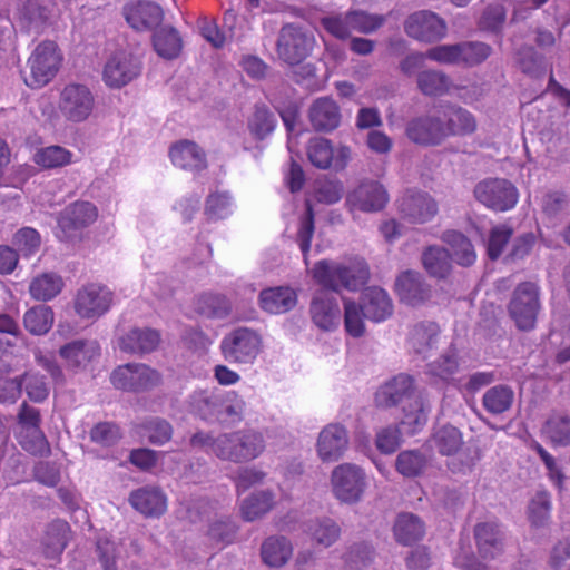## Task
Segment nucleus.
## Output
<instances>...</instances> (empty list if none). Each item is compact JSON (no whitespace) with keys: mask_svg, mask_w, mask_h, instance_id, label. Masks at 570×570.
<instances>
[{"mask_svg":"<svg viewBox=\"0 0 570 570\" xmlns=\"http://www.w3.org/2000/svg\"><path fill=\"white\" fill-rule=\"evenodd\" d=\"M309 312L313 323L323 331H335L341 324L342 313L337 298L333 292L323 287L315 292Z\"/></svg>","mask_w":570,"mask_h":570,"instance_id":"nucleus-17","label":"nucleus"},{"mask_svg":"<svg viewBox=\"0 0 570 570\" xmlns=\"http://www.w3.org/2000/svg\"><path fill=\"white\" fill-rule=\"evenodd\" d=\"M389 202L384 186L375 180H364L346 196V206L351 213H374L383 209Z\"/></svg>","mask_w":570,"mask_h":570,"instance_id":"nucleus-16","label":"nucleus"},{"mask_svg":"<svg viewBox=\"0 0 570 570\" xmlns=\"http://www.w3.org/2000/svg\"><path fill=\"white\" fill-rule=\"evenodd\" d=\"M395 291L402 303L420 306L431 298V287L423 275L414 271L402 272L395 281Z\"/></svg>","mask_w":570,"mask_h":570,"instance_id":"nucleus-19","label":"nucleus"},{"mask_svg":"<svg viewBox=\"0 0 570 570\" xmlns=\"http://www.w3.org/2000/svg\"><path fill=\"white\" fill-rule=\"evenodd\" d=\"M222 403L218 405L219 415L217 421L236 423L243 419L246 402L235 391H222Z\"/></svg>","mask_w":570,"mask_h":570,"instance_id":"nucleus-47","label":"nucleus"},{"mask_svg":"<svg viewBox=\"0 0 570 570\" xmlns=\"http://www.w3.org/2000/svg\"><path fill=\"white\" fill-rule=\"evenodd\" d=\"M97 217L98 210L92 203L75 202L60 213L56 236L60 240L69 242L79 230L95 223Z\"/></svg>","mask_w":570,"mask_h":570,"instance_id":"nucleus-13","label":"nucleus"},{"mask_svg":"<svg viewBox=\"0 0 570 570\" xmlns=\"http://www.w3.org/2000/svg\"><path fill=\"white\" fill-rule=\"evenodd\" d=\"M41 238L39 233L31 227L19 229L14 237L13 244L22 256L29 257L33 255L40 247Z\"/></svg>","mask_w":570,"mask_h":570,"instance_id":"nucleus-64","label":"nucleus"},{"mask_svg":"<svg viewBox=\"0 0 570 570\" xmlns=\"http://www.w3.org/2000/svg\"><path fill=\"white\" fill-rule=\"evenodd\" d=\"M426 272L436 278H445L451 271L450 253L442 247L431 246L422 255Z\"/></svg>","mask_w":570,"mask_h":570,"instance_id":"nucleus-45","label":"nucleus"},{"mask_svg":"<svg viewBox=\"0 0 570 570\" xmlns=\"http://www.w3.org/2000/svg\"><path fill=\"white\" fill-rule=\"evenodd\" d=\"M174 166L185 170L200 171L206 168V156L203 149L194 141L180 140L169 150Z\"/></svg>","mask_w":570,"mask_h":570,"instance_id":"nucleus-28","label":"nucleus"},{"mask_svg":"<svg viewBox=\"0 0 570 570\" xmlns=\"http://www.w3.org/2000/svg\"><path fill=\"white\" fill-rule=\"evenodd\" d=\"M543 433L556 446L570 444V416L563 413L552 414L543 425Z\"/></svg>","mask_w":570,"mask_h":570,"instance_id":"nucleus-46","label":"nucleus"},{"mask_svg":"<svg viewBox=\"0 0 570 570\" xmlns=\"http://www.w3.org/2000/svg\"><path fill=\"white\" fill-rule=\"evenodd\" d=\"M308 160L320 169H334L341 171L346 168L351 159V149L347 146H333L332 141L324 137H313L306 146Z\"/></svg>","mask_w":570,"mask_h":570,"instance_id":"nucleus-12","label":"nucleus"},{"mask_svg":"<svg viewBox=\"0 0 570 570\" xmlns=\"http://www.w3.org/2000/svg\"><path fill=\"white\" fill-rule=\"evenodd\" d=\"M343 304L346 333L353 337H361L365 332L364 318L366 316L364 306L348 298H344Z\"/></svg>","mask_w":570,"mask_h":570,"instance_id":"nucleus-49","label":"nucleus"},{"mask_svg":"<svg viewBox=\"0 0 570 570\" xmlns=\"http://www.w3.org/2000/svg\"><path fill=\"white\" fill-rule=\"evenodd\" d=\"M127 23L137 31H146L158 26L163 20V10L155 2L136 0L128 2L122 9Z\"/></svg>","mask_w":570,"mask_h":570,"instance_id":"nucleus-24","label":"nucleus"},{"mask_svg":"<svg viewBox=\"0 0 570 570\" xmlns=\"http://www.w3.org/2000/svg\"><path fill=\"white\" fill-rule=\"evenodd\" d=\"M114 303L115 294L108 286L87 283L77 289L72 307L80 320L96 322L110 311Z\"/></svg>","mask_w":570,"mask_h":570,"instance_id":"nucleus-4","label":"nucleus"},{"mask_svg":"<svg viewBox=\"0 0 570 570\" xmlns=\"http://www.w3.org/2000/svg\"><path fill=\"white\" fill-rule=\"evenodd\" d=\"M275 495L271 491H257L243 500L240 513L244 520L254 521L273 509Z\"/></svg>","mask_w":570,"mask_h":570,"instance_id":"nucleus-42","label":"nucleus"},{"mask_svg":"<svg viewBox=\"0 0 570 570\" xmlns=\"http://www.w3.org/2000/svg\"><path fill=\"white\" fill-rule=\"evenodd\" d=\"M344 193L343 183L338 179L322 178L314 184V198L317 203L332 205L341 200Z\"/></svg>","mask_w":570,"mask_h":570,"instance_id":"nucleus-53","label":"nucleus"},{"mask_svg":"<svg viewBox=\"0 0 570 570\" xmlns=\"http://www.w3.org/2000/svg\"><path fill=\"white\" fill-rule=\"evenodd\" d=\"M160 341V334L153 328L134 327L119 337V348L124 352L137 354L154 351Z\"/></svg>","mask_w":570,"mask_h":570,"instance_id":"nucleus-30","label":"nucleus"},{"mask_svg":"<svg viewBox=\"0 0 570 570\" xmlns=\"http://www.w3.org/2000/svg\"><path fill=\"white\" fill-rule=\"evenodd\" d=\"M463 443L461 431L453 425L440 426L431 436V446L445 456L456 454L463 446Z\"/></svg>","mask_w":570,"mask_h":570,"instance_id":"nucleus-37","label":"nucleus"},{"mask_svg":"<svg viewBox=\"0 0 570 570\" xmlns=\"http://www.w3.org/2000/svg\"><path fill=\"white\" fill-rule=\"evenodd\" d=\"M72 153L61 146H49L39 149L33 160L43 168H57L72 163Z\"/></svg>","mask_w":570,"mask_h":570,"instance_id":"nucleus-50","label":"nucleus"},{"mask_svg":"<svg viewBox=\"0 0 570 570\" xmlns=\"http://www.w3.org/2000/svg\"><path fill=\"white\" fill-rule=\"evenodd\" d=\"M141 434L153 444L163 445L170 440L173 428L166 420L156 417L141 425Z\"/></svg>","mask_w":570,"mask_h":570,"instance_id":"nucleus-60","label":"nucleus"},{"mask_svg":"<svg viewBox=\"0 0 570 570\" xmlns=\"http://www.w3.org/2000/svg\"><path fill=\"white\" fill-rule=\"evenodd\" d=\"M334 497L342 503L358 502L366 489V475L358 465L343 463L337 465L331 475Z\"/></svg>","mask_w":570,"mask_h":570,"instance_id":"nucleus-8","label":"nucleus"},{"mask_svg":"<svg viewBox=\"0 0 570 570\" xmlns=\"http://www.w3.org/2000/svg\"><path fill=\"white\" fill-rule=\"evenodd\" d=\"M314 229L315 226L313 206L309 200H306V212L299 220V227L296 237V242L305 259L307 258V254L311 248V240L314 235Z\"/></svg>","mask_w":570,"mask_h":570,"instance_id":"nucleus-59","label":"nucleus"},{"mask_svg":"<svg viewBox=\"0 0 570 570\" xmlns=\"http://www.w3.org/2000/svg\"><path fill=\"white\" fill-rule=\"evenodd\" d=\"M313 38L287 23V65H298L312 51Z\"/></svg>","mask_w":570,"mask_h":570,"instance_id":"nucleus-39","label":"nucleus"},{"mask_svg":"<svg viewBox=\"0 0 570 570\" xmlns=\"http://www.w3.org/2000/svg\"><path fill=\"white\" fill-rule=\"evenodd\" d=\"M303 525L311 541L323 548L333 546L341 537V527L328 517L311 519Z\"/></svg>","mask_w":570,"mask_h":570,"instance_id":"nucleus-31","label":"nucleus"},{"mask_svg":"<svg viewBox=\"0 0 570 570\" xmlns=\"http://www.w3.org/2000/svg\"><path fill=\"white\" fill-rule=\"evenodd\" d=\"M460 66L473 67L482 63L491 55L489 45L481 41L459 42Z\"/></svg>","mask_w":570,"mask_h":570,"instance_id":"nucleus-51","label":"nucleus"},{"mask_svg":"<svg viewBox=\"0 0 570 570\" xmlns=\"http://www.w3.org/2000/svg\"><path fill=\"white\" fill-rule=\"evenodd\" d=\"M264 449L263 435L253 430L219 434L213 442V453L217 458L236 463L256 459Z\"/></svg>","mask_w":570,"mask_h":570,"instance_id":"nucleus-3","label":"nucleus"},{"mask_svg":"<svg viewBox=\"0 0 570 570\" xmlns=\"http://www.w3.org/2000/svg\"><path fill=\"white\" fill-rule=\"evenodd\" d=\"M348 439L344 426L328 424L325 426L317 440V453L322 461H337L347 448Z\"/></svg>","mask_w":570,"mask_h":570,"instance_id":"nucleus-26","label":"nucleus"},{"mask_svg":"<svg viewBox=\"0 0 570 570\" xmlns=\"http://www.w3.org/2000/svg\"><path fill=\"white\" fill-rule=\"evenodd\" d=\"M50 16L47 0H24L20 9L21 19L30 26L39 28L43 26Z\"/></svg>","mask_w":570,"mask_h":570,"instance_id":"nucleus-57","label":"nucleus"},{"mask_svg":"<svg viewBox=\"0 0 570 570\" xmlns=\"http://www.w3.org/2000/svg\"><path fill=\"white\" fill-rule=\"evenodd\" d=\"M426 465V458L419 451H402L395 462L396 471L405 478L421 474Z\"/></svg>","mask_w":570,"mask_h":570,"instance_id":"nucleus-52","label":"nucleus"},{"mask_svg":"<svg viewBox=\"0 0 570 570\" xmlns=\"http://www.w3.org/2000/svg\"><path fill=\"white\" fill-rule=\"evenodd\" d=\"M362 305L365 316L372 322L380 323L393 313V303L386 291L381 287H367L362 294Z\"/></svg>","mask_w":570,"mask_h":570,"instance_id":"nucleus-29","label":"nucleus"},{"mask_svg":"<svg viewBox=\"0 0 570 570\" xmlns=\"http://www.w3.org/2000/svg\"><path fill=\"white\" fill-rule=\"evenodd\" d=\"M131 507L146 517H160L167 510V498L156 487H144L129 495Z\"/></svg>","mask_w":570,"mask_h":570,"instance_id":"nucleus-27","label":"nucleus"},{"mask_svg":"<svg viewBox=\"0 0 570 570\" xmlns=\"http://www.w3.org/2000/svg\"><path fill=\"white\" fill-rule=\"evenodd\" d=\"M386 21L383 14L371 13L365 10L347 11V22L351 24V32L370 35L379 30Z\"/></svg>","mask_w":570,"mask_h":570,"instance_id":"nucleus-48","label":"nucleus"},{"mask_svg":"<svg viewBox=\"0 0 570 570\" xmlns=\"http://www.w3.org/2000/svg\"><path fill=\"white\" fill-rule=\"evenodd\" d=\"M62 56L53 41L39 43L31 53L28 63L30 76L24 82L30 88H41L50 82L57 75Z\"/></svg>","mask_w":570,"mask_h":570,"instance_id":"nucleus-5","label":"nucleus"},{"mask_svg":"<svg viewBox=\"0 0 570 570\" xmlns=\"http://www.w3.org/2000/svg\"><path fill=\"white\" fill-rule=\"evenodd\" d=\"M19 443L28 452L35 455H47L50 452L49 443L40 429L20 431Z\"/></svg>","mask_w":570,"mask_h":570,"instance_id":"nucleus-62","label":"nucleus"},{"mask_svg":"<svg viewBox=\"0 0 570 570\" xmlns=\"http://www.w3.org/2000/svg\"><path fill=\"white\" fill-rule=\"evenodd\" d=\"M399 210L411 223L423 224L438 213V204L428 193L407 190L399 200Z\"/></svg>","mask_w":570,"mask_h":570,"instance_id":"nucleus-18","label":"nucleus"},{"mask_svg":"<svg viewBox=\"0 0 570 570\" xmlns=\"http://www.w3.org/2000/svg\"><path fill=\"white\" fill-rule=\"evenodd\" d=\"M100 345L96 340H73L59 348V355L67 367L73 371L86 370L91 362L100 356Z\"/></svg>","mask_w":570,"mask_h":570,"instance_id":"nucleus-21","label":"nucleus"},{"mask_svg":"<svg viewBox=\"0 0 570 570\" xmlns=\"http://www.w3.org/2000/svg\"><path fill=\"white\" fill-rule=\"evenodd\" d=\"M110 381L116 389L140 392L157 386L161 382V376L146 364L128 363L115 368Z\"/></svg>","mask_w":570,"mask_h":570,"instance_id":"nucleus-11","label":"nucleus"},{"mask_svg":"<svg viewBox=\"0 0 570 570\" xmlns=\"http://www.w3.org/2000/svg\"><path fill=\"white\" fill-rule=\"evenodd\" d=\"M65 286L62 277L53 272L36 276L29 285V293L36 301L47 302L59 295Z\"/></svg>","mask_w":570,"mask_h":570,"instance_id":"nucleus-35","label":"nucleus"},{"mask_svg":"<svg viewBox=\"0 0 570 570\" xmlns=\"http://www.w3.org/2000/svg\"><path fill=\"white\" fill-rule=\"evenodd\" d=\"M275 128V119L265 106H256L253 116L248 119V129L250 134L263 139Z\"/></svg>","mask_w":570,"mask_h":570,"instance_id":"nucleus-55","label":"nucleus"},{"mask_svg":"<svg viewBox=\"0 0 570 570\" xmlns=\"http://www.w3.org/2000/svg\"><path fill=\"white\" fill-rule=\"evenodd\" d=\"M70 537V527L63 520H55L48 524L42 537L43 553L55 559L62 553Z\"/></svg>","mask_w":570,"mask_h":570,"instance_id":"nucleus-33","label":"nucleus"},{"mask_svg":"<svg viewBox=\"0 0 570 570\" xmlns=\"http://www.w3.org/2000/svg\"><path fill=\"white\" fill-rule=\"evenodd\" d=\"M404 31L420 42L432 43L442 40L448 32L443 18L430 10H421L410 14L404 21Z\"/></svg>","mask_w":570,"mask_h":570,"instance_id":"nucleus-14","label":"nucleus"},{"mask_svg":"<svg viewBox=\"0 0 570 570\" xmlns=\"http://www.w3.org/2000/svg\"><path fill=\"white\" fill-rule=\"evenodd\" d=\"M551 501L548 492H538L529 504V519L535 527H541L550 518Z\"/></svg>","mask_w":570,"mask_h":570,"instance_id":"nucleus-63","label":"nucleus"},{"mask_svg":"<svg viewBox=\"0 0 570 570\" xmlns=\"http://www.w3.org/2000/svg\"><path fill=\"white\" fill-rule=\"evenodd\" d=\"M141 72L140 60L128 51H118L106 62L102 79L109 88H121Z\"/></svg>","mask_w":570,"mask_h":570,"instance_id":"nucleus-15","label":"nucleus"},{"mask_svg":"<svg viewBox=\"0 0 570 570\" xmlns=\"http://www.w3.org/2000/svg\"><path fill=\"white\" fill-rule=\"evenodd\" d=\"M406 402L403 407L401 426L406 434L421 431L428 422V410L420 395L415 394L414 379L409 374H397L379 387L375 403L380 407H392Z\"/></svg>","mask_w":570,"mask_h":570,"instance_id":"nucleus-1","label":"nucleus"},{"mask_svg":"<svg viewBox=\"0 0 570 570\" xmlns=\"http://www.w3.org/2000/svg\"><path fill=\"white\" fill-rule=\"evenodd\" d=\"M474 540L479 556L483 560H495L504 552V533L493 521L474 527Z\"/></svg>","mask_w":570,"mask_h":570,"instance_id":"nucleus-23","label":"nucleus"},{"mask_svg":"<svg viewBox=\"0 0 570 570\" xmlns=\"http://www.w3.org/2000/svg\"><path fill=\"white\" fill-rule=\"evenodd\" d=\"M514 401L513 390L504 384L490 387L482 396V405L487 412L499 415L509 411Z\"/></svg>","mask_w":570,"mask_h":570,"instance_id":"nucleus-41","label":"nucleus"},{"mask_svg":"<svg viewBox=\"0 0 570 570\" xmlns=\"http://www.w3.org/2000/svg\"><path fill=\"white\" fill-rule=\"evenodd\" d=\"M153 46L159 57L171 60L181 52L183 40L176 29L165 27L154 33Z\"/></svg>","mask_w":570,"mask_h":570,"instance_id":"nucleus-38","label":"nucleus"},{"mask_svg":"<svg viewBox=\"0 0 570 570\" xmlns=\"http://www.w3.org/2000/svg\"><path fill=\"white\" fill-rule=\"evenodd\" d=\"M262 341L259 335L246 327H240L222 341L224 357L233 363L250 364L261 352Z\"/></svg>","mask_w":570,"mask_h":570,"instance_id":"nucleus-10","label":"nucleus"},{"mask_svg":"<svg viewBox=\"0 0 570 570\" xmlns=\"http://www.w3.org/2000/svg\"><path fill=\"white\" fill-rule=\"evenodd\" d=\"M222 391L217 389L199 390L189 395L188 409L191 413L206 421H217L218 405L222 403Z\"/></svg>","mask_w":570,"mask_h":570,"instance_id":"nucleus-32","label":"nucleus"},{"mask_svg":"<svg viewBox=\"0 0 570 570\" xmlns=\"http://www.w3.org/2000/svg\"><path fill=\"white\" fill-rule=\"evenodd\" d=\"M374 559V550L367 543L351 546L344 556V561L350 570H365Z\"/></svg>","mask_w":570,"mask_h":570,"instance_id":"nucleus-56","label":"nucleus"},{"mask_svg":"<svg viewBox=\"0 0 570 570\" xmlns=\"http://www.w3.org/2000/svg\"><path fill=\"white\" fill-rule=\"evenodd\" d=\"M308 117L312 127L320 132L335 130L340 127L342 120L340 106L328 97L316 99L309 107Z\"/></svg>","mask_w":570,"mask_h":570,"instance_id":"nucleus-25","label":"nucleus"},{"mask_svg":"<svg viewBox=\"0 0 570 570\" xmlns=\"http://www.w3.org/2000/svg\"><path fill=\"white\" fill-rule=\"evenodd\" d=\"M262 559L269 567H282L285 563V542L282 537H269L262 544Z\"/></svg>","mask_w":570,"mask_h":570,"instance_id":"nucleus-61","label":"nucleus"},{"mask_svg":"<svg viewBox=\"0 0 570 570\" xmlns=\"http://www.w3.org/2000/svg\"><path fill=\"white\" fill-rule=\"evenodd\" d=\"M439 333L440 328L436 323H419L411 330L409 345L414 353L424 355L435 344Z\"/></svg>","mask_w":570,"mask_h":570,"instance_id":"nucleus-43","label":"nucleus"},{"mask_svg":"<svg viewBox=\"0 0 570 570\" xmlns=\"http://www.w3.org/2000/svg\"><path fill=\"white\" fill-rule=\"evenodd\" d=\"M233 200L228 193H212L206 200L205 214L209 219L226 218L233 212Z\"/></svg>","mask_w":570,"mask_h":570,"instance_id":"nucleus-58","label":"nucleus"},{"mask_svg":"<svg viewBox=\"0 0 570 570\" xmlns=\"http://www.w3.org/2000/svg\"><path fill=\"white\" fill-rule=\"evenodd\" d=\"M394 537L403 546H410L424 535V523L412 513H401L394 523Z\"/></svg>","mask_w":570,"mask_h":570,"instance_id":"nucleus-36","label":"nucleus"},{"mask_svg":"<svg viewBox=\"0 0 570 570\" xmlns=\"http://www.w3.org/2000/svg\"><path fill=\"white\" fill-rule=\"evenodd\" d=\"M95 108V97L91 90L81 83H67L59 94L58 111L69 122L86 121Z\"/></svg>","mask_w":570,"mask_h":570,"instance_id":"nucleus-6","label":"nucleus"},{"mask_svg":"<svg viewBox=\"0 0 570 570\" xmlns=\"http://www.w3.org/2000/svg\"><path fill=\"white\" fill-rule=\"evenodd\" d=\"M417 86L426 96H441L448 91L450 80L443 72L426 70L419 75Z\"/></svg>","mask_w":570,"mask_h":570,"instance_id":"nucleus-54","label":"nucleus"},{"mask_svg":"<svg viewBox=\"0 0 570 570\" xmlns=\"http://www.w3.org/2000/svg\"><path fill=\"white\" fill-rule=\"evenodd\" d=\"M438 112L439 117H441L444 140L451 136L471 135L476 129L474 116L460 106L442 105Z\"/></svg>","mask_w":570,"mask_h":570,"instance_id":"nucleus-22","label":"nucleus"},{"mask_svg":"<svg viewBox=\"0 0 570 570\" xmlns=\"http://www.w3.org/2000/svg\"><path fill=\"white\" fill-rule=\"evenodd\" d=\"M540 309L539 287L532 282L521 283L513 292L509 313L518 328L530 331L535 326Z\"/></svg>","mask_w":570,"mask_h":570,"instance_id":"nucleus-9","label":"nucleus"},{"mask_svg":"<svg viewBox=\"0 0 570 570\" xmlns=\"http://www.w3.org/2000/svg\"><path fill=\"white\" fill-rule=\"evenodd\" d=\"M195 309L208 318H224L230 313L232 305L222 294L205 293L197 297Z\"/></svg>","mask_w":570,"mask_h":570,"instance_id":"nucleus-44","label":"nucleus"},{"mask_svg":"<svg viewBox=\"0 0 570 570\" xmlns=\"http://www.w3.org/2000/svg\"><path fill=\"white\" fill-rule=\"evenodd\" d=\"M442 240L450 247L451 259L461 266H471L476 259V253L471 240L460 232L443 233Z\"/></svg>","mask_w":570,"mask_h":570,"instance_id":"nucleus-34","label":"nucleus"},{"mask_svg":"<svg viewBox=\"0 0 570 570\" xmlns=\"http://www.w3.org/2000/svg\"><path fill=\"white\" fill-rule=\"evenodd\" d=\"M315 282L333 293L341 288L355 292L365 285L370 278V268L364 258L348 257L342 262L322 259L314 265Z\"/></svg>","mask_w":570,"mask_h":570,"instance_id":"nucleus-2","label":"nucleus"},{"mask_svg":"<svg viewBox=\"0 0 570 570\" xmlns=\"http://www.w3.org/2000/svg\"><path fill=\"white\" fill-rule=\"evenodd\" d=\"M406 137L420 146H438L444 141L443 129L441 128V117L419 116L412 118L405 127Z\"/></svg>","mask_w":570,"mask_h":570,"instance_id":"nucleus-20","label":"nucleus"},{"mask_svg":"<svg viewBox=\"0 0 570 570\" xmlns=\"http://www.w3.org/2000/svg\"><path fill=\"white\" fill-rule=\"evenodd\" d=\"M55 321V314L48 305H36L23 315L24 328L32 335H45L47 334Z\"/></svg>","mask_w":570,"mask_h":570,"instance_id":"nucleus-40","label":"nucleus"},{"mask_svg":"<svg viewBox=\"0 0 570 570\" xmlns=\"http://www.w3.org/2000/svg\"><path fill=\"white\" fill-rule=\"evenodd\" d=\"M475 199L494 212H508L519 200L518 188L504 178H488L479 181L473 190Z\"/></svg>","mask_w":570,"mask_h":570,"instance_id":"nucleus-7","label":"nucleus"}]
</instances>
